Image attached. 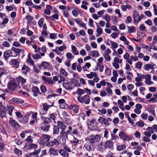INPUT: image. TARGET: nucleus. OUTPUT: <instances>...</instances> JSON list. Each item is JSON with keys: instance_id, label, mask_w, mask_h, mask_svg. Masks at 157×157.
I'll return each mask as SVG.
<instances>
[{"instance_id": "nucleus-1", "label": "nucleus", "mask_w": 157, "mask_h": 157, "mask_svg": "<svg viewBox=\"0 0 157 157\" xmlns=\"http://www.w3.org/2000/svg\"><path fill=\"white\" fill-rule=\"evenodd\" d=\"M10 54V56L16 57L20 56V52H23L24 51L23 49H21L14 47H12L11 49L9 50Z\"/></svg>"}, {"instance_id": "nucleus-2", "label": "nucleus", "mask_w": 157, "mask_h": 157, "mask_svg": "<svg viewBox=\"0 0 157 157\" xmlns=\"http://www.w3.org/2000/svg\"><path fill=\"white\" fill-rule=\"evenodd\" d=\"M77 99L79 102L85 104H89L90 102V97L87 95H85L82 97L80 96H78Z\"/></svg>"}, {"instance_id": "nucleus-3", "label": "nucleus", "mask_w": 157, "mask_h": 157, "mask_svg": "<svg viewBox=\"0 0 157 157\" xmlns=\"http://www.w3.org/2000/svg\"><path fill=\"white\" fill-rule=\"evenodd\" d=\"M100 137L98 135H91L89 136L88 140L91 143H94L99 141Z\"/></svg>"}, {"instance_id": "nucleus-4", "label": "nucleus", "mask_w": 157, "mask_h": 157, "mask_svg": "<svg viewBox=\"0 0 157 157\" xmlns=\"http://www.w3.org/2000/svg\"><path fill=\"white\" fill-rule=\"evenodd\" d=\"M59 144V143L57 140L52 137L48 143H47L46 145L48 147H53L58 146Z\"/></svg>"}, {"instance_id": "nucleus-5", "label": "nucleus", "mask_w": 157, "mask_h": 157, "mask_svg": "<svg viewBox=\"0 0 157 157\" xmlns=\"http://www.w3.org/2000/svg\"><path fill=\"white\" fill-rule=\"evenodd\" d=\"M17 87V84L15 81H10L8 82V88L9 90L14 91Z\"/></svg>"}, {"instance_id": "nucleus-6", "label": "nucleus", "mask_w": 157, "mask_h": 157, "mask_svg": "<svg viewBox=\"0 0 157 157\" xmlns=\"http://www.w3.org/2000/svg\"><path fill=\"white\" fill-rule=\"evenodd\" d=\"M52 137L50 136L47 134H43L42 136V138L40 139V141L42 144H44L45 142L48 143Z\"/></svg>"}, {"instance_id": "nucleus-7", "label": "nucleus", "mask_w": 157, "mask_h": 157, "mask_svg": "<svg viewBox=\"0 0 157 157\" xmlns=\"http://www.w3.org/2000/svg\"><path fill=\"white\" fill-rule=\"evenodd\" d=\"M67 47L65 46H61L59 47H57L55 49H52V52L56 53L58 55H60L61 53L59 52H62L64 49H66Z\"/></svg>"}, {"instance_id": "nucleus-8", "label": "nucleus", "mask_w": 157, "mask_h": 157, "mask_svg": "<svg viewBox=\"0 0 157 157\" xmlns=\"http://www.w3.org/2000/svg\"><path fill=\"white\" fill-rule=\"evenodd\" d=\"M9 63L14 68H17L19 67V63L18 61V59H12L9 62Z\"/></svg>"}, {"instance_id": "nucleus-9", "label": "nucleus", "mask_w": 157, "mask_h": 157, "mask_svg": "<svg viewBox=\"0 0 157 157\" xmlns=\"http://www.w3.org/2000/svg\"><path fill=\"white\" fill-rule=\"evenodd\" d=\"M42 106L43 110L45 112H43V110H41V111H40V114L45 115L46 114L47 111L48 110L49 108L52 106V105H48L46 103H44L42 104Z\"/></svg>"}, {"instance_id": "nucleus-10", "label": "nucleus", "mask_w": 157, "mask_h": 157, "mask_svg": "<svg viewBox=\"0 0 157 157\" xmlns=\"http://www.w3.org/2000/svg\"><path fill=\"white\" fill-rule=\"evenodd\" d=\"M84 147L87 150L94 151L95 148V146L91 143H86L84 145Z\"/></svg>"}, {"instance_id": "nucleus-11", "label": "nucleus", "mask_w": 157, "mask_h": 157, "mask_svg": "<svg viewBox=\"0 0 157 157\" xmlns=\"http://www.w3.org/2000/svg\"><path fill=\"white\" fill-rule=\"evenodd\" d=\"M121 138H122L124 141L129 140L131 139L124 132H121L119 135Z\"/></svg>"}, {"instance_id": "nucleus-12", "label": "nucleus", "mask_w": 157, "mask_h": 157, "mask_svg": "<svg viewBox=\"0 0 157 157\" xmlns=\"http://www.w3.org/2000/svg\"><path fill=\"white\" fill-rule=\"evenodd\" d=\"M32 91L33 93V95L34 97H37L38 94H41L38 88L36 86L33 87L32 88Z\"/></svg>"}, {"instance_id": "nucleus-13", "label": "nucleus", "mask_w": 157, "mask_h": 157, "mask_svg": "<svg viewBox=\"0 0 157 157\" xmlns=\"http://www.w3.org/2000/svg\"><path fill=\"white\" fill-rule=\"evenodd\" d=\"M30 70L29 67L25 65H24L21 68V72L22 74L26 75L30 72Z\"/></svg>"}, {"instance_id": "nucleus-14", "label": "nucleus", "mask_w": 157, "mask_h": 157, "mask_svg": "<svg viewBox=\"0 0 157 157\" xmlns=\"http://www.w3.org/2000/svg\"><path fill=\"white\" fill-rule=\"evenodd\" d=\"M50 127V125L48 124H45L43 123L40 126V129L45 132H47L48 131Z\"/></svg>"}, {"instance_id": "nucleus-15", "label": "nucleus", "mask_w": 157, "mask_h": 157, "mask_svg": "<svg viewBox=\"0 0 157 157\" xmlns=\"http://www.w3.org/2000/svg\"><path fill=\"white\" fill-rule=\"evenodd\" d=\"M42 80L46 84H52L53 81L51 78L45 76H43L42 78Z\"/></svg>"}, {"instance_id": "nucleus-16", "label": "nucleus", "mask_w": 157, "mask_h": 157, "mask_svg": "<svg viewBox=\"0 0 157 157\" xmlns=\"http://www.w3.org/2000/svg\"><path fill=\"white\" fill-rule=\"evenodd\" d=\"M89 55L92 57L96 58L99 56V53L98 51L93 50L90 52L89 53Z\"/></svg>"}, {"instance_id": "nucleus-17", "label": "nucleus", "mask_w": 157, "mask_h": 157, "mask_svg": "<svg viewBox=\"0 0 157 157\" xmlns=\"http://www.w3.org/2000/svg\"><path fill=\"white\" fill-rule=\"evenodd\" d=\"M6 109L4 106H1L0 108V115L1 117L3 118L6 116Z\"/></svg>"}, {"instance_id": "nucleus-18", "label": "nucleus", "mask_w": 157, "mask_h": 157, "mask_svg": "<svg viewBox=\"0 0 157 157\" xmlns=\"http://www.w3.org/2000/svg\"><path fill=\"white\" fill-rule=\"evenodd\" d=\"M155 65V64L153 63L145 64L144 66V69L147 71H149L150 69L153 70L154 69L153 66Z\"/></svg>"}, {"instance_id": "nucleus-19", "label": "nucleus", "mask_w": 157, "mask_h": 157, "mask_svg": "<svg viewBox=\"0 0 157 157\" xmlns=\"http://www.w3.org/2000/svg\"><path fill=\"white\" fill-rule=\"evenodd\" d=\"M40 65L41 69L45 70L49 68L50 64L47 62L44 61Z\"/></svg>"}, {"instance_id": "nucleus-20", "label": "nucleus", "mask_w": 157, "mask_h": 157, "mask_svg": "<svg viewBox=\"0 0 157 157\" xmlns=\"http://www.w3.org/2000/svg\"><path fill=\"white\" fill-rule=\"evenodd\" d=\"M40 149H38L37 150H35L33 152L29 154V156H34V157H39L38 154L40 152Z\"/></svg>"}, {"instance_id": "nucleus-21", "label": "nucleus", "mask_w": 157, "mask_h": 157, "mask_svg": "<svg viewBox=\"0 0 157 157\" xmlns=\"http://www.w3.org/2000/svg\"><path fill=\"white\" fill-rule=\"evenodd\" d=\"M130 56L128 53H126L124 55V59L126 60V61L131 65L132 63V62L131 59H129Z\"/></svg>"}, {"instance_id": "nucleus-22", "label": "nucleus", "mask_w": 157, "mask_h": 157, "mask_svg": "<svg viewBox=\"0 0 157 157\" xmlns=\"http://www.w3.org/2000/svg\"><path fill=\"white\" fill-rule=\"evenodd\" d=\"M113 143L110 140H107L105 142V148H109L112 149L113 146Z\"/></svg>"}, {"instance_id": "nucleus-23", "label": "nucleus", "mask_w": 157, "mask_h": 157, "mask_svg": "<svg viewBox=\"0 0 157 157\" xmlns=\"http://www.w3.org/2000/svg\"><path fill=\"white\" fill-rule=\"evenodd\" d=\"M57 124L58 127L62 130L65 129L66 127L63 122L59 121L57 122Z\"/></svg>"}, {"instance_id": "nucleus-24", "label": "nucleus", "mask_w": 157, "mask_h": 157, "mask_svg": "<svg viewBox=\"0 0 157 157\" xmlns=\"http://www.w3.org/2000/svg\"><path fill=\"white\" fill-rule=\"evenodd\" d=\"M41 118L43 121V123L45 124H48L52 122L50 117H46L44 116L41 117Z\"/></svg>"}, {"instance_id": "nucleus-25", "label": "nucleus", "mask_w": 157, "mask_h": 157, "mask_svg": "<svg viewBox=\"0 0 157 157\" xmlns=\"http://www.w3.org/2000/svg\"><path fill=\"white\" fill-rule=\"evenodd\" d=\"M17 80L19 83H21L22 85H24L26 81V79L20 76H19L17 78Z\"/></svg>"}, {"instance_id": "nucleus-26", "label": "nucleus", "mask_w": 157, "mask_h": 157, "mask_svg": "<svg viewBox=\"0 0 157 157\" xmlns=\"http://www.w3.org/2000/svg\"><path fill=\"white\" fill-rule=\"evenodd\" d=\"M59 154L63 157H68V153L66 151L62 149L59 150Z\"/></svg>"}, {"instance_id": "nucleus-27", "label": "nucleus", "mask_w": 157, "mask_h": 157, "mask_svg": "<svg viewBox=\"0 0 157 157\" xmlns=\"http://www.w3.org/2000/svg\"><path fill=\"white\" fill-rule=\"evenodd\" d=\"M9 50H7L4 53L3 56L5 60L7 61L9 58L10 56V53Z\"/></svg>"}, {"instance_id": "nucleus-28", "label": "nucleus", "mask_w": 157, "mask_h": 157, "mask_svg": "<svg viewBox=\"0 0 157 157\" xmlns=\"http://www.w3.org/2000/svg\"><path fill=\"white\" fill-rule=\"evenodd\" d=\"M50 154L54 156L57 155H58V150L55 149L53 148H50L49 149Z\"/></svg>"}, {"instance_id": "nucleus-29", "label": "nucleus", "mask_w": 157, "mask_h": 157, "mask_svg": "<svg viewBox=\"0 0 157 157\" xmlns=\"http://www.w3.org/2000/svg\"><path fill=\"white\" fill-rule=\"evenodd\" d=\"M12 102L14 103H23V101L20 98H13L11 100Z\"/></svg>"}, {"instance_id": "nucleus-30", "label": "nucleus", "mask_w": 157, "mask_h": 157, "mask_svg": "<svg viewBox=\"0 0 157 157\" xmlns=\"http://www.w3.org/2000/svg\"><path fill=\"white\" fill-rule=\"evenodd\" d=\"M139 15V13L138 11L135 10L133 12V17L135 22L136 21L137 18Z\"/></svg>"}, {"instance_id": "nucleus-31", "label": "nucleus", "mask_w": 157, "mask_h": 157, "mask_svg": "<svg viewBox=\"0 0 157 157\" xmlns=\"http://www.w3.org/2000/svg\"><path fill=\"white\" fill-rule=\"evenodd\" d=\"M112 121V119L110 118H108L105 119L104 121V124L105 126H108L110 123V122Z\"/></svg>"}, {"instance_id": "nucleus-32", "label": "nucleus", "mask_w": 157, "mask_h": 157, "mask_svg": "<svg viewBox=\"0 0 157 157\" xmlns=\"http://www.w3.org/2000/svg\"><path fill=\"white\" fill-rule=\"evenodd\" d=\"M41 68L40 65L38 64L37 66L34 65L33 66V70L35 72L38 73Z\"/></svg>"}, {"instance_id": "nucleus-33", "label": "nucleus", "mask_w": 157, "mask_h": 157, "mask_svg": "<svg viewBox=\"0 0 157 157\" xmlns=\"http://www.w3.org/2000/svg\"><path fill=\"white\" fill-rule=\"evenodd\" d=\"M126 148V146L124 144H121L117 146V151H122L125 149Z\"/></svg>"}, {"instance_id": "nucleus-34", "label": "nucleus", "mask_w": 157, "mask_h": 157, "mask_svg": "<svg viewBox=\"0 0 157 157\" xmlns=\"http://www.w3.org/2000/svg\"><path fill=\"white\" fill-rule=\"evenodd\" d=\"M94 76H97V75L96 73L93 72H90V74H86V77L90 79L92 78Z\"/></svg>"}, {"instance_id": "nucleus-35", "label": "nucleus", "mask_w": 157, "mask_h": 157, "mask_svg": "<svg viewBox=\"0 0 157 157\" xmlns=\"http://www.w3.org/2000/svg\"><path fill=\"white\" fill-rule=\"evenodd\" d=\"M59 143L62 145H64L66 142L65 138L64 137L60 136L59 138Z\"/></svg>"}, {"instance_id": "nucleus-36", "label": "nucleus", "mask_w": 157, "mask_h": 157, "mask_svg": "<svg viewBox=\"0 0 157 157\" xmlns=\"http://www.w3.org/2000/svg\"><path fill=\"white\" fill-rule=\"evenodd\" d=\"M60 73L61 75L65 76H67L68 73L63 68H61L60 70Z\"/></svg>"}, {"instance_id": "nucleus-37", "label": "nucleus", "mask_w": 157, "mask_h": 157, "mask_svg": "<svg viewBox=\"0 0 157 157\" xmlns=\"http://www.w3.org/2000/svg\"><path fill=\"white\" fill-rule=\"evenodd\" d=\"M59 132V128L58 126H54L53 128V133L58 134Z\"/></svg>"}, {"instance_id": "nucleus-38", "label": "nucleus", "mask_w": 157, "mask_h": 157, "mask_svg": "<svg viewBox=\"0 0 157 157\" xmlns=\"http://www.w3.org/2000/svg\"><path fill=\"white\" fill-rule=\"evenodd\" d=\"M72 51L75 55H78V52L77 51V49L75 46H71Z\"/></svg>"}, {"instance_id": "nucleus-39", "label": "nucleus", "mask_w": 157, "mask_h": 157, "mask_svg": "<svg viewBox=\"0 0 157 157\" xmlns=\"http://www.w3.org/2000/svg\"><path fill=\"white\" fill-rule=\"evenodd\" d=\"M136 30L135 27L133 26H129L128 28V33H133Z\"/></svg>"}, {"instance_id": "nucleus-40", "label": "nucleus", "mask_w": 157, "mask_h": 157, "mask_svg": "<svg viewBox=\"0 0 157 157\" xmlns=\"http://www.w3.org/2000/svg\"><path fill=\"white\" fill-rule=\"evenodd\" d=\"M76 93L78 95H81L82 94H84L85 92L84 90L78 88L77 89Z\"/></svg>"}, {"instance_id": "nucleus-41", "label": "nucleus", "mask_w": 157, "mask_h": 157, "mask_svg": "<svg viewBox=\"0 0 157 157\" xmlns=\"http://www.w3.org/2000/svg\"><path fill=\"white\" fill-rule=\"evenodd\" d=\"M60 136L66 137V138H68L66 132L65 131V130H62L60 132Z\"/></svg>"}, {"instance_id": "nucleus-42", "label": "nucleus", "mask_w": 157, "mask_h": 157, "mask_svg": "<svg viewBox=\"0 0 157 157\" xmlns=\"http://www.w3.org/2000/svg\"><path fill=\"white\" fill-rule=\"evenodd\" d=\"M105 74L109 76L111 75V70L107 66H106V67H105Z\"/></svg>"}, {"instance_id": "nucleus-43", "label": "nucleus", "mask_w": 157, "mask_h": 157, "mask_svg": "<svg viewBox=\"0 0 157 157\" xmlns=\"http://www.w3.org/2000/svg\"><path fill=\"white\" fill-rule=\"evenodd\" d=\"M14 152L16 154L20 156L22 155V152L21 151L17 149L16 148H15L14 150Z\"/></svg>"}, {"instance_id": "nucleus-44", "label": "nucleus", "mask_w": 157, "mask_h": 157, "mask_svg": "<svg viewBox=\"0 0 157 157\" xmlns=\"http://www.w3.org/2000/svg\"><path fill=\"white\" fill-rule=\"evenodd\" d=\"M26 61L29 65L32 66H34V61L32 59H27Z\"/></svg>"}, {"instance_id": "nucleus-45", "label": "nucleus", "mask_w": 157, "mask_h": 157, "mask_svg": "<svg viewBox=\"0 0 157 157\" xmlns=\"http://www.w3.org/2000/svg\"><path fill=\"white\" fill-rule=\"evenodd\" d=\"M75 107L74 108L73 110V112L74 113L76 114L77 113L79 110V107L78 106V105L76 104L75 105Z\"/></svg>"}, {"instance_id": "nucleus-46", "label": "nucleus", "mask_w": 157, "mask_h": 157, "mask_svg": "<svg viewBox=\"0 0 157 157\" xmlns=\"http://www.w3.org/2000/svg\"><path fill=\"white\" fill-rule=\"evenodd\" d=\"M0 130L5 135L7 134L5 128L1 124H0Z\"/></svg>"}, {"instance_id": "nucleus-47", "label": "nucleus", "mask_w": 157, "mask_h": 157, "mask_svg": "<svg viewBox=\"0 0 157 157\" xmlns=\"http://www.w3.org/2000/svg\"><path fill=\"white\" fill-rule=\"evenodd\" d=\"M136 124L137 125L140 127H143L144 125V122L142 121H139L136 122Z\"/></svg>"}, {"instance_id": "nucleus-48", "label": "nucleus", "mask_w": 157, "mask_h": 157, "mask_svg": "<svg viewBox=\"0 0 157 157\" xmlns=\"http://www.w3.org/2000/svg\"><path fill=\"white\" fill-rule=\"evenodd\" d=\"M63 87L66 90H70V86L68 82H64L63 84Z\"/></svg>"}, {"instance_id": "nucleus-49", "label": "nucleus", "mask_w": 157, "mask_h": 157, "mask_svg": "<svg viewBox=\"0 0 157 157\" xmlns=\"http://www.w3.org/2000/svg\"><path fill=\"white\" fill-rule=\"evenodd\" d=\"M40 89L41 92L42 93H45L46 92V88L44 85H41L40 87Z\"/></svg>"}, {"instance_id": "nucleus-50", "label": "nucleus", "mask_w": 157, "mask_h": 157, "mask_svg": "<svg viewBox=\"0 0 157 157\" xmlns=\"http://www.w3.org/2000/svg\"><path fill=\"white\" fill-rule=\"evenodd\" d=\"M44 23V19L41 18L39 20L38 22V25L40 27H41Z\"/></svg>"}, {"instance_id": "nucleus-51", "label": "nucleus", "mask_w": 157, "mask_h": 157, "mask_svg": "<svg viewBox=\"0 0 157 157\" xmlns=\"http://www.w3.org/2000/svg\"><path fill=\"white\" fill-rule=\"evenodd\" d=\"M32 57L34 59H37L41 58L39 54H33Z\"/></svg>"}, {"instance_id": "nucleus-52", "label": "nucleus", "mask_w": 157, "mask_h": 157, "mask_svg": "<svg viewBox=\"0 0 157 157\" xmlns=\"http://www.w3.org/2000/svg\"><path fill=\"white\" fill-rule=\"evenodd\" d=\"M142 140L143 141L145 142H149L151 141L150 139L149 138V137L146 136H144Z\"/></svg>"}, {"instance_id": "nucleus-53", "label": "nucleus", "mask_w": 157, "mask_h": 157, "mask_svg": "<svg viewBox=\"0 0 157 157\" xmlns=\"http://www.w3.org/2000/svg\"><path fill=\"white\" fill-rule=\"evenodd\" d=\"M63 149L64 150L68 152H71V151L67 145L64 146L63 147Z\"/></svg>"}, {"instance_id": "nucleus-54", "label": "nucleus", "mask_w": 157, "mask_h": 157, "mask_svg": "<svg viewBox=\"0 0 157 157\" xmlns=\"http://www.w3.org/2000/svg\"><path fill=\"white\" fill-rule=\"evenodd\" d=\"M110 43L113 48H116L118 46L117 44L114 42H113L112 41H110Z\"/></svg>"}, {"instance_id": "nucleus-55", "label": "nucleus", "mask_w": 157, "mask_h": 157, "mask_svg": "<svg viewBox=\"0 0 157 157\" xmlns=\"http://www.w3.org/2000/svg\"><path fill=\"white\" fill-rule=\"evenodd\" d=\"M46 17L47 18L51 19L52 20V19L51 18V17H52L53 18L56 19H58L59 18V16L58 14H55L53 15L51 17H49L47 16H46Z\"/></svg>"}, {"instance_id": "nucleus-56", "label": "nucleus", "mask_w": 157, "mask_h": 157, "mask_svg": "<svg viewBox=\"0 0 157 157\" xmlns=\"http://www.w3.org/2000/svg\"><path fill=\"white\" fill-rule=\"evenodd\" d=\"M32 136H30L27 137L25 140V141L28 143H32L33 142V140L31 138Z\"/></svg>"}, {"instance_id": "nucleus-57", "label": "nucleus", "mask_w": 157, "mask_h": 157, "mask_svg": "<svg viewBox=\"0 0 157 157\" xmlns=\"http://www.w3.org/2000/svg\"><path fill=\"white\" fill-rule=\"evenodd\" d=\"M72 128L71 126H70L69 127V129L68 130H67L66 132V133L67 136L68 134H72Z\"/></svg>"}, {"instance_id": "nucleus-58", "label": "nucleus", "mask_w": 157, "mask_h": 157, "mask_svg": "<svg viewBox=\"0 0 157 157\" xmlns=\"http://www.w3.org/2000/svg\"><path fill=\"white\" fill-rule=\"evenodd\" d=\"M142 66V63L141 62H138L136 63V68L140 69L141 68Z\"/></svg>"}, {"instance_id": "nucleus-59", "label": "nucleus", "mask_w": 157, "mask_h": 157, "mask_svg": "<svg viewBox=\"0 0 157 157\" xmlns=\"http://www.w3.org/2000/svg\"><path fill=\"white\" fill-rule=\"evenodd\" d=\"M134 135H135V136L136 138H138V139H139L140 138L141 134L139 132H138V131H136L135 132Z\"/></svg>"}, {"instance_id": "nucleus-60", "label": "nucleus", "mask_w": 157, "mask_h": 157, "mask_svg": "<svg viewBox=\"0 0 157 157\" xmlns=\"http://www.w3.org/2000/svg\"><path fill=\"white\" fill-rule=\"evenodd\" d=\"M103 56L106 61H109L110 60L111 57L109 55H104Z\"/></svg>"}, {"instance_id": "nucleus-61", "label": "nucleus", "mask_w": 157, "mask_h": 157, "mask_svg": "<svg viewBox=\"0 0 157 157\" xmlns=\"http://www.w3.org/2000/svg\"><path fill=\"white\" fill-rule=\"evenodd\" d=\"M106 91L107 93H108L109 95L108 94H107V95H110L112 94V90L109 87H107L106 89Z\"/></svg>"}, {"instance_id": "nucleus-62", "label": "nucleus", "mask_w": 157, "mask_h": 157, "mask_svg": "<svg viewBox=\"0 0 157 157\" xmlns=\"http://www.w3.org/2000/svg\"><path fill=\"white\" fill-rule=\"evenodd\" d=\"M105 118H104L102 117H100L99 119H98V121L99 122L101 123L102 124H104V121L105 120Z\"/></svg>"}, {"instance_id": "nucleus-63", "label": "nucleus", "mask_w": 157, "mask_h": 157, "mask_svg": "<svg viewBox=\"0 0 157 157\" xmlns=\"http://www.w3.org/2000/svg\"><path fill=\"white\" fill-rule=\"evenodd\" d=\"M66 57L68 59H71L74 58V56H73L71 53L68 52L67 53Z\"/></svg>"}, {"instance_id": "nucleus-64", "label": "nucleus", "mask_w": 157, "mask_h": 157, "mask_svg": "<svg viewBox=\"0 0 157 157\" xmlns=\"http://www.w3.org/2000/svg\"><path fill=\"white\" fill-rule=\"evenodd\" d=\"M145 23L149 26H151L152 25V22L151 20L148 19L145 21Z\"/></svg>"}]
</instances>
